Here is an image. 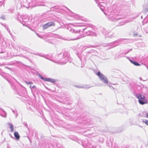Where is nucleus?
Masks as SVG:
<instances>
[{
    "instance_id": "obj_1",
    "label": "nucleus",
    "mask_w": 148,
    "mask_h": 148,
    "mask_svg": "<svg viewBox=\"0 0 148 148\" xmlns=\"http://www.w3.org/2000/svg\"><path fill=\"white\" fill-rule=\"evenodd\" d=\"M82 145L85 148H95L97 145L96 143L92 140L83 142H82Z\"/></svg>"
},
{
    "instance_id": "obj_2",
    "label": "nucleus",
    "mask_w": 148,
    "mask_h": 148,
    "mask_svg": "<svg viewBox=\"0 0 148 148\" xmlns=\"http://www.w3.org/2000/svg\"><path fill=\"white\" fill-rule=\"evenodd\" d=\"M97 75L100 78V80L103 82L105 84H107V85L111 88V89L114 88L113 87L110 86V84L108 83V80L107 77L105 76L104 75L101 73L100 71L98 72Z\"/></svg>"
},
{
    "instance_id": "obj_3",
    "label": "nucleus",
    "mask_w": 148,
    "mask_h": 148,
    "mask_svg": "<svg viewBox=\"0 0 148 148\" xmlns=\"http://www.w3.org/2000/svg\"><path fill=\"white\" fill-rule=\"evenodd\" d=\"M95 52H97L93 49L89 51L86 52L85 54L82 56L81 57H79V58L81 61L84 60L86 61L87 59L89 58L92 55H93L92 53H95Z\"/></svg>"
},
{
    "instance_id": "obj_4",
    "label": "nucleus",
    "mask_w": 148,
    "mask_h": 148,
    "mask_svg": "<svg viewBox=\"0 0 148 148\" xmlns=\"http://www.w3.org/2000/svg\"><path fill=\"white\" fill-rule=\"evenodd\" d=\"M70 59L71 58L69 57V54L68 52L67 51L64 52L63 54V58L62 60V61L63 62H62V64H66Z\"/></svg>"
},
{
    "instance_id": "obj_5",
    "label": "nucleus",
    "mask_w": 148,
    "mask_h": 148,
    "mask_svg": "<svg viewBox=\"0 0 148 148\" xmlns=\"http://www.w3.org/2000/svg\"><path fill=\"white\" fill-rule=\"evenodd\" d=\"M39 77L43 81L46 82H49L54 83L56 82V80L55 79H51L50 78H46L43 77L40 74H38Z\"/></svg>"
},
{
    "instance_id": "obj_6",
    "label": "nucleus",
    "mask_w": 148,
    "mask_h": 148,
    "mask_svg": "<svg viewBox=\"0 0 148 148\" xmlns=\"http://www.w3.org/2000/svg\"><path fill=\"white\" fill-rule=\"evenodd\" d=\"M55 25V23L53 21H50L45 25H43L42 27L44 29H46L51 26H54Z\"/></svg>"
},
{
    "instance_id": "obj_7",
    "label": "nucleus",
    "mask_w": 148,
    "mask_h": 148,
    "mask_svg": "<svg viewBox=\"0 0 148 148\" xmlns=\"http://www.w3.org/2000/svg\"><path fill=\"white\" fill-rule=\"evenodd\" d=\"M135 96H136V97L138 99L139 102L140 104L143 105L147 103V101H143L140 100L142 96V95L140 94L139 93L136 94L135 95Z\"/></svg>"
},
{
    "instance_id": "obj_8",
    "label": "nucleus",
    "mask_w": 148,
    "mask_h": 148,
    "mask_svg": "<svg viewBox=\"0 0 148 148\" xmlns=\"http://www.w3.org/2000/svg\"><path fill=\"white\" fill-rule=\"evenodd\" d=\"M88 28H89L87 27L84 29H85L84 30L86 29H87L88 30V31H86L85 32V35L86 36H96V33L95 32L91 31V30H89Z\"/></svg>"
},
{
    "instance_id": "obj_9",
    "label": "nucleus",
    "mask_w": 148,
    "mask_h": 148,
    "mask_svg": "<svg viewBox=\"0 0 148 148\" xmlns=\"http://www.w3.org/2000/svg\"><path fill=\"white\" fill-rule=\"evenodd\" d=\"M85 29H79L78 30H75L74 29L71 28L69 30V31L73 33H76V34H80L81 32L82 33L83 31H84Z\"/></svg>"
},
{
    "instance_id": "obj_10",
    "label": "nucleus",
    "mask_w": 148,
    "mask_h": 148,
    "mask_svg": "<svg viewBox=\"0 0 148 148\" xmlns=\"http://www.w3.org/2000/svg\"><path fill=\"white\" fill-rule=\"evenodd\" d=\"M108 18L110 20L112 21H116L120 20L121 19V18H119L116 17L114 16H109L108 17Z\"/></svg>"
},
{
    "instance_id": "obj_11",
    "label": "nucleus",
    "mask_w": 148,
    "mask_h": 148,
    "mask_svg": "<svg viewBox=\"0 0 148 148\" xmlns=\"http://www.w3.org/2000/svg\"><path fill=\"white\" fill-rule=\"evenodd\" d=\"M143 11L145 13H146L148 11V4L145 3L143 5Z\"/></svg>"
},
{
    "instance_id": "obj_12",
    "label": "nucleus",
    "mask_w": 148,
    "mask_h": 148,
    "mask_svg": "<svg viewBox=\"0 0 148 148\" xmlns=\"http://www.w3.org/2000/svg\"><path fill=\"white\" fill-rule=\"evenodd\" d=\"M75 87L78 88H87L88 89L91 87H88L87 85H85L83 86H78L77 85H75Z\"/></svg>"
},
{
    "instance_id": "obj_13",
    "label": "nucleus",
    "mask_w": 148,
    "mask_h": 148,
    "mask_svg": "<svg viewBox=\"0 0 148 148\" xmlns=\"http://www.w3.org/2000/svg\"><path fill=\"white\" fill-rule=\"evenodd\" d=\"M14 135L16 139L18 140L20 138V136L18 133L17 132H14Z\"/></svg>"
},
{
    "instance_id": "obj_14",
    "label": "nucleus",
    "mask_w": 148,
    "mask_h": 148,
    "mask_svg": "<svg viewBox=\"0 0 148 148\" xmlns=\"http://www.w3.org/2000/svg\"><path fill=\"white\" fill-rule=\"evenodd\" d=\"M130 62L134 64V65L136 66H140V64L137 62H136L135 61L132 60H130Z\"/></svg>"
},
{
    "instance_id": "obj_15",
    "label": "nucleus",
    "mask_w": 148,
    "mask_h": 148,
    "mask_svg": "<svg viewBox=\"0 0 148 148\" xmlns=\"http://www.w3.org/2000/svg\"><path fill=\"white\" fill-rule=\"evenodd\" d=\"M84 36H82V35H79V36H77V38H75L74 39H70V40L65 39V40H77V39L80 38H82V37H84Z\"/></svg>"
},
{
    "instance_id": "obj_16",
    "label": "nucleus",
    "mask_w": 148,
    "mask_h": 148,
    "mask_svg": "<svg viewBox=\"0 0 148 148\" xmlns=\"http://www.w3.org/2000/svg\"><path fill=\"white\" fill-rule=\"evenodd\" d=\"M8 125L10 126V128L11 129V132H12L14 130L13 125L10 123H8Z\"/></svg>"
},
{
    "instance_id": "obj_17",
    "label": "nucleus",
    "mask_w": 148,
    "mask_h": 148,
    "mask_svg": "<svg viewBox=\"0 0 148 148\" xmlns=\"http://www.w3.org/2000/svg\"><path fill=\"white\" fill-rule=\"evenodd\" d=\"M110 32V31H106V30L105 29H103V33L105 34V36H106Z\"/></svg>"
},
{
    "instance_id": "obj_18",
    "label": "nucleus",
    "mask_w": 148,
    "mask_h": 148,
    "mask_svg": "<svg viewBox=\"0 0 148 148\" xmlns=\"http://www.w3.org/2000/svg\"><path fill=\"white\" fill-rule=\"evenodd\" d=\"M93 46L92 45H90L89 46H85L82 48V51H84L87 48L93 47Z\"/></svg>"
},
{
    "instance_id": "obj_19",
    "label": "nucleus",
    "mask_w": 148,
    "mask_h": 148,
    "mask_svg": "<svg viewBox=\"0 0 148 148\" xmlns=\"http://www.w3.org/2000/svg\"><path fill=\"white\" fill-rule=\"evenodd\" d=\"M32 91L33 93L37 90V88L35 86H33L32 87Z\"/></svg>"
},
{
    "instance_id": "obj_20",
    "label": "nucleus",
    "mask_w": 148,
    "mask_h": 148,
    "mask_svg": "<svg viewBox=\"0 0 148 148\" xmlns=\"http://www.w3.org/2000/svg\"><path fill=\"white\" fill-rule=\"evenodd\" d=\"M116 36L115 34L114 33H113L111 35L108 36V37L109 38H112Z\"/></svg>"
},
{
    "instance_id": "obj_21",
    "label": "nucleus",
    "mask_w": 148,
    "mask_h": 148,
    "mask_svg": "<svg viewBox=\"0 0 148 148\" xmlns=\"http://www.w3.org/2000/svg\"><path fill=\"white\" fill-rule=\"evenodd\" d=\"M114 43H108V44L107 45H108V46H111V45H112V46L110 48H112L113 47H115L116 46H117V45H113Z\"/></svg>"
},
{
    "instance_id": "obj_22",
    "label": "nucleus",
    "mask_w": 148,
    "mask_h": 148,
    "mask_svg": "<svg viewBox=\"0 0 148 148\" xmlns=\"http://www.w3.org/2000/svg\"><path fill=\"white\" fill-rule=\"evenodd\" d=\"M142 122L143 123H145V124H147V125H148V120H146V119H145V120L143 119L142 120Z\"/></svg>"
},
{
    "instance_id": "obj_23",
    "label": "nucleus",
    "mask_w": 148,
    "mask_h": 148,
    "mask_svg": "<svg viewBox=\"0 0 148 148\" xmlns=\"http://www.w3.org/2000/svg\"><path fill=\"white\" fill-rule=\"evenodd\" d=\"M107 145L109 147H110L112 146V143L111 142H109V143H107Z\"/></svg>"
},
{
    "instance_id": "obj_24",
    "label": "nucleus",
    "mask_w": 148,
    "mask_h": 148,
    "mask_svg": "<svg viewBox=\"0 0 148 148\" xmlns=\"http://www.w3.org/2000/svg\"><path fill=\"white\" fill-rule=\"evenodd\" d=\"M12 110V111L15 114H15L16 116V117H17V116H18V114H17V112L15 110Z\"/></svg>"
},
{
    "instance_id": "obj_25",
    "label": "nucleus",
    "mask_w": 148,
    "mask_h": 148,
    "mask_svg": "<svg viewBox=\"0 0 148 148\" xmlns=\"http://www.w3.org/2000/svg\"><path fill=\"white\" fill-rule=\"evenodd\" d=\"M125 55L124 53L121 54L119 55V58H121L122 57H124L125 56Z\"/></svg>"
},
{
    "instance_id": "obj_26",
    "label": "nucleus",
    "mask_w": 148,
    "mask_h": 148,
    "mask_svg": "<svg viewBox=\"0 0 148 148\" xmlns=\"http://www.w3.org/2000/svg\"><path fill=\"white\" fill-rule=\"evenodd\" d=\"M23 124L25 125L26 127L27 128L28 127V125L26 122H23Z\"/></svg>"
},
{
    "instance_id": "obj_27",
    "label": "nucleus",
    "mask_w": 148,
    "mask_h": 148,
    "mask_svg": "<svg viewBox=\"0 0 148 148\" xmlns=\"http://www.w3.org/2000/svg\"><path fill=\"white\" fill-rule=\"evenodd\" d=\"M128 9V7H127L126 6H124L123 7L122 9L125 10H127Z\"/></svg>"
},
{
    "instance_id": "obj_28",
    "label": "nucleus",
    "mask_w": 148,
    "mask_h": 148,
    "mask_svg": "<svg viewBox=\"0 0 148 148\" xmlns=\"http://www.w3.org/2000/svg\"><path fill=\"white\" fill-rule=\"evenodd\" d=\"M25 83H26L27 84H33V83L32 82H25Z\"/></svg>"
},
{
    "instance_id": "obj_29",
    "label": "nucleus",
    "mask_w": 148,
    "mask_h": 148,
    "mask_svg": "<svg viewBox=\"0 0 148 148\" xmlns=\"http://www.w3.org/2000/svg\"><path fill=\"white\" fill-rule=\"evenodd\" d=\"M0 18L3 20H5V16L4 15L1 16L0 17Z\"/></svg>"
},
{
    "instance_id": "obj_30",
    "label": "nucleus",
    "mask_w": 148,
    "mask_h": 148,
    "mask_svg": "<svg viewBox=\"0 0 148 148\" xmlns=\"http://www.w3.org/2000/svg\"><path fill=\"white\" fill-rule=\"evenodd\" d=\"M142 116L144 117H145L147 118H148V114L146 113L145 116Z\"/></svg>"
},
{
    "instance_id": "obj_31",
    "label": "nucleus",
    "mask_w": 148,
    "mask_h": 148,
    "mask_svg": "<svg viewBox=\"0 0 148 148\" xmlns=\"http://www.w3.org/2000/svg\"><path fill=\"white\" fill-rule=\"evenodd\" d=\"M3 4V2L0 1V7H1Z\"/></svg>"
},
{
    "instance_id": "obj_32",
    "label": "nucleus",
    "mask_w": 148,
    "mask_h": 148,
    "mask_svg": "<svg viewBox=\"0 0 148 148\" xmlns=\"http://www.w3.org/2000/svg\"><path fill=\"white\" fill-rule=\"evenodd\" d=\"M124 23L123 22H120L119 23V25H124Z\"/></svg>"
},
{
    "instance_id": "obj_33",
    "label": "nucleus",
    "mask_w": 148,
    "mask_h": 148,
    "mask_svg": "<svg viewBox=\"0 0 148 148\" xmlns=\"http://www.w3.org/2000/svg\"><path fill=\"white\" fill-rule=\"evenodd\" d=\"M145 98V97L144 96V95H143V96H142L141 99H140V100H142L144 99Z\"/></svg>"
},
{
    "instance_id": "obj_34",
    "label": "nucleus",
    "mask_w": 148,
    "mask_h": 148,
    "mask_svg": "<svg viewBox=\"0 0 148 148\" xmlns=\"http://www.w3.org/2000/svg\"><path fill=\"white\" fill-rule=\"evenodd\" d=\"M104 7L103 6H101V7H100V9L102 11H103V9H104Z\"/></svg>"
},
{
    "instance_id": "obj_35",
    "label": "nucleus",
    "mask_w": 148,
    "mask_h": 148,
    "mask_svg": "<svg viewBox=\"0 0 148 148\" xmlns=\"http://www.w3.org/2000/svg\"><path fill=\"white\" fill-rule=\"evenodd\" d=\"M134 36H136L138 35V33H134Z\"/></svg>"
},
{
    "instance_id": "obj_36",
    "label": "nucleus",
    "mask_w": 148,
    "mask_h": 148,
    "mask_svg": "<svg viewBox=\"0 0 148 148\" xmlns=\"http://www.w3.org/2000/svg\"><path fill=\"white\" fill-rule=\"evenodd\" d=\"M34 54L35 55H38V56H41V57H43V56L41 55L40 54H37V53H34Z\"/></svg>"
},
{
    "instance_id": "obj_37",
    "label": "nucleus",
    "mask_w": 148,
    "mask_h": 148,
    "mask_svg": "<svg viewBox=\"0 0 148 148\" xmlns=\"http://www.w3.org/2000/svg\"><path fill=\"white\" fill-rule=\"evenodd\" d=\"M129 52V51H125L124 53V54L125 55L126 54H127V53H128Z\"/></svg>"
},
{
    "instance_id": "obj_38",
    "label": "nucleus",
    "mask_w": 148,
    "mask_h": 148,
    "mask_svg": "<svg viewBox=\"0 0 148 148\" xmlns=\"http://www.w3.org/2000/svg\"><path fill=\"white\" fill-rule=\"evenodd\" d=\"M8 32L11 35V33H10V29H8V27H7V29H6Z\"/></svg>"
},
{
    "instance_id": "obj_39",
    "label": "nucleus",
    "mask_w": 148,
    "mask_h": 148,
    "mask_svg": "<svg viewBox=\"0 0 148 148\" xmlns=\"http://www.w3.org/2000/svg\"><path fill=\"white\" fill-rule=\"evenodd\" d=\"M4 27H5V28L7 29V25H4Z\"/></svg>"
},
{
    "instance_id": "obj_40",
    "label": "nucleus",
    "mask_w": 148,
    "mask_h": 148,
    "mask_svg": "<svg viewBox=\"0 0 148 148\" xmlns=\"http://www.w3.org/2000/svg\"><path fill=\"white\" fill-rule=\"evenodd\" d=\"M7 148H10L8 145Z\"/></svg>"
},
{
    "instance_id": "obj_41",
    "label": "nucleus",
    "mask_w": 148,
    "mask_h": 148,
    "mask_svg": "<svg viewBox=\"0 0 148 148\" xmlns=\"http://www.w3.org/2000/svg\"><path fill=\"white\" fill-rule=\"evenodd\" d=\"M10 136L12 138H13V137L12 136L11 134H10Z\"/></svg>"
},
{
    "instance_id": "obj_42",
    "label": "nucleus",
    "mask_w": 148,
    "mask_h": 148,
    "mask_svg": "<svg viewBox=\"0 0 148 148\" xmlns=\"http://www.w3.org/2000/svg\"><path fill=\"white\" fill-rule=\"evenodd\" d=\"M132 49H130L129 50H128V51H129V52H130V51H132Z\"/></svg>"
},
{
    "instance_id": "obj_43",
    "label": "nucleus",
    "mask_w": 148,
    "mask_h": 148,
    "mask_svg": "<svg viewBox=\"0 0 148 148\" xmlns=\"http://www.w3.org/2000/svg\"><path fill=\"white\" fill-rule=\"evenodd\" d=\"M32 86L31 85H30V86H29L30 88H31V90H32Z\"/></svg>"
},
{
    "instance_id": "obj_44",
    "label": "nucleus",
    "mask_w": 148,
    "mask_h": 148,
    "mask_svg": "<svg viewBox=\"0 0 148 148\" xmlns=\"http://www.w3.org/2000/svg\"><path fill=\"white\" fill-rule=\"evenodd\" d=\"M145 114L144 113H143V115L142 116H145Z\"/></svg>"
},
{
    "instance_id": "obj_45",
    "label": "nucleus",
    "mask_w": 148,
    "mask_h": 148,
    "mask_svg": "<svg viewBox=\"0 0 148 148\" xmlns=\"http://www.w3.org/2000/svg\"><path fill=\"white\" fill-rule=\"evenodd\" d=\"M27 137L28 138V139H29V141H31V140H30V139H29V138L28 137Z\"/></svg>"
},
{
    "instance_id": "obj_46",
    "label": "nucleus",
    "mask_w": 148,
    "mask_h": 148,
    "mask_svg": "<svg viewBox=\"0 0 148 148\" xmlns=\"http://www.w3.org/2000/svg\"><path fill=\"white\" fill-rule=\"evenodd\" d=\"M18 16H20V17H21V16H20L19 15V16H18Z\"/></svg>"
},
{
    "instance_id": "obj_47",
    "label": "nucleus",
    "mask_w": 148,
    "mask_h": 148,
    "mask_svg": "<svg viewBox=\"0 0 148 148\" xmlns=\"http://www.w3.org/2000/svg\"><path fill=\"white\" fill-rule=\"evenodd\" d=\"M147 69H148V66H147Z\"/></svg>"
},
{
    "instance_id": "obj_48",
    "label": "nucleus",
    "mask_w": 148,
    "mask_h": 148,
    "mask_svg": "<svg viewBox=\"0 0 148 148\" xmlns=\"http://www.w3.org/2000/svg\"><path fill=\"white\" fill-rule=\"evenodd\" d=\"M104 14H106H106L105 13V12H104Z\"/></svg>"
},
{
    "instance_id": "obj_49",
    "label": "nucleus",
    "mask_w": 148,
    "mask_h": 148,
    "mask_svg": "<svg viewBox=\"0 0 148 148\" xmlns=\"http://www.w3.org/2000/svg\"><path fill=\"white\" fill-rule=\"evenodd\" d=\"M38 36L39 37H40V38H41V37H40V36Z\"/></svg>"
},
{
    "instance_id": "obj_50",
    "label": "nucleus",
    "mask_w": 148,
    "mask_h": 148,
    "mask_svg": "<svg viewBox=\"0 0 148 148\" xmlns=\"http://www.w3.org/2000/svg\"><path fill=\"white\" fill-rule=\"evenodd\" d=\"M46 88L47 89H48V88Z\"/></svg>"
},
{
    "instance_id": "obj_51",
    "label": "nucleus",
    "mask_w": 148,
    "mask_h": 148,
    "mask_svg": "<svg viewBox=\"0 0 148 148\" xmlns=\"http://www.w3.org/2000/svg\"><path fill=\"white\" fill-rule=\"evenodd\" d=\"M0 66H1V64H0Z\"/></svg>"
}]
</instances>
